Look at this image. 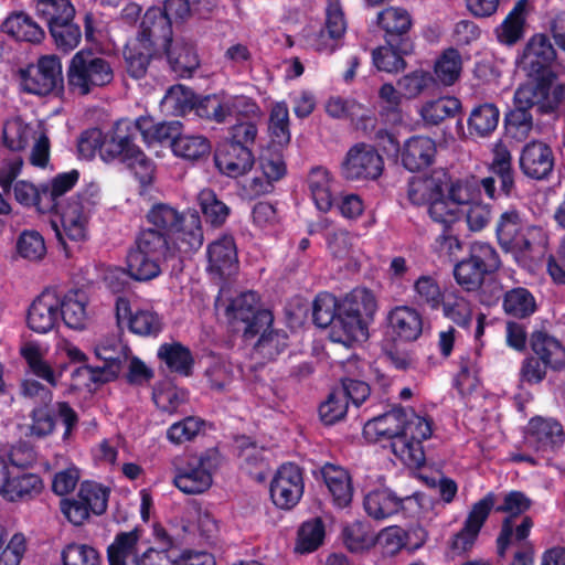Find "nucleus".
Returning a JSON list of instances; mask_svg holds the SVG:
<instances>
[{"label":"nucleus","instance_id":"nucleus-36","mask_svg":"<svg viewBox=\"0 0 565 565\" xmlns=\"http://www.w3.org/2000/svg\"><path fill=\"white\" fill-rule=\"evenodd\" d=\"M170 237L154 228L142 230L136 238L135 247L163 263L174 256Z\"/></svg>","mask_w":565,"mask_h":565},{"label":"nucleus","instance_id":"nucleus-16","mask_svg":"<svg viewBox=\"0 0 565 565\" xmlns=\"http://www.w3.org/2000/svg\"><path fill=\"white\" fill-rule=\"evenodd\" d=\"M60 297L54 291H43L29 307L28 327L36 333H47L53 330L60 319Z\"/></svg>","mask_w":565,"mask_h":565},{"label":"nucleus","instance_id":"nucleus-49","mask_svg":"<svg viewBox=\"0 0 565 565\" xmlns=\"http://www.w3.org/2000/svg\"><path fill=\"white\" fill-rule=\"evenodd\" d=\"M461 103L456 97H441L427 102L420 109V116L425 124L437 126L448 117H454L460 109Z\"/></svg>","mask_w":565,"mask_h":565},{"label":"nucleus","instance_id":"nucleus-41","mask_svg":"<svg viewBox=\"0 0 565 565\" xmlns=\"http://www.w3.org/2000/svg\"><path fill=\"white\" fill-rule=\"evenodd\" d=\"M377 305L374 295L366 288H355L345 296L339 309L350 315L358 316L360 320H371L376 311Z\"/></svg>","mask_w":565,"mask_h":565},{"label":"nucleus","instance_id":"nucleus-4","mask_svg":"<svg viewBox=\"0 0 565 565\" xmlns=\"http://www.w3.org/2000/svg\"><path fill=\"white\" fill-rule=\"evenodd\" d=\"M500 265L499 254L493 246L476 242L471 244L468 257L455 265L454 276L465 290L473 291L479 289L484 277L498 270Z\"/></svg>","mask_w":565,"mask_h":565},{"label":"nucleus","instance_id":"nucleus-37","mask_svg":"<svg viewBox=\"0 0 565 565\" xmlns=\"http://www.w3.org/2000/svg\"><path fill=\"white\" fill-rule=\"evenodd\" d=\"M500 110L493 103H482L475 106L468 118V129L478 137L490 136L498 127Z\"/></svg>","mask_w":565,"mask_h":565},{"label":"nucleus","instance_id":"nucleus-8","mask_svg":"<svg viewBox=\"0 0 565 565\" xmlns=\"http://www.w3.org/2000/svg\"><path fill=\"white\" fill-rule=\"evenodd\" d=\"M431 435L430 424L418 416L413 408H406L403 423V433L398 441L392 443L393 451L404 460L413 465L422 466L425 462L423 440Z\"/></svg>","mask_w":565,"mask_h":565},{"label":"nucleus","instance_id":"nucleus-17","mask_svg":"<svg viewBox=\"0 0 565 565\" xmlns=\"http://www.w3.org/2000/svg\"><path fill=\"white\" fill-rule=\"evenodd\" d=\"M524 230L525 224L516 210L503 212L495 228L500 246L507 252L530 250L532 244L526 238Z\"/></svg>","mask_w":565,"mask_h":565},{"label":"nucleus","instance_id":"nucleus-58","mask_svg":"<svg viewBox=\"0 0 565 565\" xmlns=\"http://www.w3.org/2000/svg\"><path fill=\"white\" fill-rule=\"evenodd\" d=\"M381 98L380 116L388 124L402 121L401 94L392 84H384L379 92Z\"/></svg>","mask_w":565,"mask_h":565},{"label":"nucleus","instance_id":"nucleus-59","mask_svg":"<svg viewBox=\"0 0 565 565\" xmlns=\"http://www.w3.org/2000/svg\"><path fill=\"white\" fill-rule=\"evenodd\" d=\"M403 55L406 54L398 46L388 44L375 49L372 53L376 68L387 73H397L406 67Z\"/></svg>","mask_w":565,"mask_h":565},{"label":"nucleus","instance_id":"nucleus-62","mask_svg":"<svg viewBox=\"0 0 565 565\" xmlns=\"http://www.w3.org/2000/svg\"><path fill=\"white\" fill-rule=\"evenodd\" d=\"M49 30L57 50L64 53H68L77 47L82 39L81 28L74 20L56 24Z\"/></svg>","mask_w":565,"mask_h":565},{"label":"nucleus","instance_id":"nucleus-28","mask_svg":"<svg viewBox=\"0 0 565 565\" xmlns=\"http://www.w3.org/2000/svg\"><path fill=\"white\" fill-rule=\"evenodd\" d=\"M411 497H398L391 489H377L369 492L363 501L365 512L375 520H383L398 513L404 501Z\"/></svg>","mask_w":565,"mask_h":565},{"label":"nucleus","instance_id":"nucleus-13","mask_svg":"<svg viewBox=\"0 0 565 565\" xmlns=\"http://www.w3.org/2000/svg\"><path fill=\"white\" fill-rule=\"evenodd\" d=\"M377 24L385 32V43L398 46L403 53H412L414 45L409 36L412 18L402 8L390 7L377 14Z\"/></svg>","mask_w":565,"mask_h":565},{"label":"nucleus","instance_id":"nucleus-30","mask_svg":"<svg viewBox=\"0 0 565 565\" xmlns=\"http://www.w3.org/2000/svg\"><path fill=\"white\" fill-rule=\"evenodd\" d=\"M140 531L120 532L107 548L109 565H140L137 544Z\"/></svg>","mask_w":565,"mask_h":565},{"label":"nucleus","instance_id":"nucleus-63","mask_svg":"<svg viewBox=\"0 0 565 565\" xmlns=\"http://www.w3.org/2000/svg\"><path fill=\"white\" fill-rule=\"evenodd\" d=\"M129 330L141 337H157L162 330L160 317L150 310H137L128 322Z\"/></svg>","mask_w":565,"mask_h":565},{"label":"nucleus","instance_id":"nucleus-46","mask_svg":"<svg viewBox=\"0 0 565 565\" xmlns=\"http://www.w3.org/2000/svg\"><path fill=\"white\" fill-rule=\"evenodd\" d=\"M525 0H519L501 25L497 29V36L501 43L512 45L523 35L525 23Z\"/></svg>","mask_w":565,"mask_h":565},{"label":"nucleus","instance_id":"nucleus-5","mask_svg":"<svg viewBox=\"0 0 565 565\" xmlns=\"http://www.w3.org/2000/svg\"><path fill=\"white\" fill-rule=\"evenodd\" d=\"M227 315L233 321L235 331L242 332L246 339L254 338L273 323L270 311L259 309L258 296L254 291H246L235 297L227 307Z\"/></svg>","mask_w":565,"mask_h":565},{"label":"nucleus","instance_id":"nucleus-50","mask_svg":"<svg viewBox=\"0 0 565 565\" xmlns=\"http://www.w3.org/2000/svg\"><path fill=\"white\" fill-rule=\"evenodd\" d=\"M36 12L46 20L49 29L74 20L75 9L70 0H36Z\"/></svg>","mask_w":565,"mask_h":565},{"label":"nucleus","instance_id":"nucleus-15","mask_svg":"<svg viewBox=\"0 0 565 565\" xmlns=\"http://www.w3.org/2000/svg\"><path fill=\"white\" fill-rule=\"evenodd\" d=\"M136 41L141 43L142 47H151L154 51L159 47L164 50L173 41L172 23L161 13L160 8H150L146 11Z\"/></svg>","mask_w":565,"mask_h":565},{"label":"nucleus","instance_id":"nucleus-56","mask_svg":"<svg viewBox=\"0 0 565 565\" xmlns=\"http://www.w3.org/2000/svg\"><path fill=\"white\" fill-rule=\"evenodd\" d=\"M182 217L183 215L175 209L163 203L153 205L147 214V220L154 226L153 228L167 234L169 237L178 230Z\"/></svg>","mask_w":565,"mask_h":565},{"label":"nucleus","instance_id":"nucleus-53","mask_svg":"<svg viewBox=\"0 0 565 565\" xmlns=\"http://www.w3.org/2000/svg\"><path fill=\"white\" fill-rule=\"evenodd\" d=\"M462 68L460 53L456 49H447L435 63L437 79L445 86L458 81Z\"/></svg>","mask_w":565,"mask_h":565},{"label":"nucleus","instance_id":"nucleus-57","mask_svg":"<svg viewBox=\"0 0 565 565\" xmlns=\"http://www.w3.org/2000/svg\"><path fill=\"white\" fill-rule=\"evenodd\" d=\"M199 202L207 222L213 226H221L230 214V207L220 201L210 189H204L199 194Z\"/></svg>","mask_w":565,"mask_h":565},{"label":"nucleus","instance_id":"nucleus-33","mask_svg":"<svg viewBox=\"0 0 565 565\" xmlns=\"http://www.w3.org/2000/svg\"><path fill=\"white\" fill-rule=\"evenodd\" d=\"M21 355L28 364L29 371L36 377L47 382L51 386H56L60 379L66 370L65 364L54 369L42 355L36 345L28 344L21 349Z\"/></svg>","mask_w":565,"mask_h":565},{"label":"nucleus","instance_id":"nucleus-2","mask_svg":"<svg viewBox=\"0 0 565 565\" xmlns=\"http://www.w3.org/2000/svg\"><path fill=\"white\" fill-rule=\"evenodd\" d=\"M67 87L71 93L86 96L114 81L111 63L90 49L76 52L66 71Z\"/></svg>","mask_w":565,"mask_h":565},{"label":"nucleus","instance_id":"nucleus-38","mask_svg":"<svg viewBox=\"0 0 565 565\" xmlns=\"http://www.w3.org/2000/svg\"><path fill=\"white\" fill-rule=\"evenodd\" d=\"M327 114L335 119H361L364 121V129L370 126L374 128L375 119L366 114L364 106L354 99L342 98L340 96L330 97L326 104Z\"/></svg>","mask_w":565,"mask_h":565},{"label":"nucleus","instance_id":"nucleus-51","mask_svg":"<svg viewBox=\"0 0 565 565\" xmlns=\"http://www.w3.org/2000/svg\"><path fill=\"white\" fill-rule=\"evenodd\" d=\"M326 536L324 524L320 518L306 521L298 530L296 552L301 554L316 551Z\"/></svg>","mask_w":565,"mask_h":565},{"label":"nucleus","instance_id":"nucleus-26","mask_svg":"<svg viewBox=\"0 0 565 565\" xmlns=\"http://www.w3.org/2000/svg\"><path fill=\"white\" fill-rule=\"evenodd\" d=\"M209 269L220 277H227L237 269V253L232 236H224L207 248Z\"/></svg>","mask_w":565,"mask_h":565},{"label":"nucleus","instance_id":"nucleus-21","mask_svg":"<svg viewBox=\"0 0 565 565\" xmlns=\"http://www.w3.org/2000/svg\"><path fill=\"white\" fill-rule=\"evenodd\" d=\"M405 415L406 408L395 407L367 420L364 425L363 434L370 440L387 438L398 441L399 437H402Z\"/></svg>","mask_w":565,"mask_h":565},{"label":"nucleus","instance_id":"nucleus-7","mask_svg":"<svg viewBox=\"0 0 565 565\" xmlns=\"http://www.w3.org/2000/svg\"><path fill=\"white\" fill-rule=\"evenodd\" d=\"M20 84L29 94L45 96L63 88L62 64L55 55L42 56L36 65L20 70Z\"/></svg>","mask_w":565,"mask_h":565},{"label":"nucleus","instance_id":"nucleus-64","mask_svg":"<svg viewBox=\"0 0 565 565\" xmlns=\"http://www.w3.org/2000/svg\"><path fill=\"white\" fill-rule=\"evenodd\" d=\"M63 565H99L98 552L85 544H68L62 552Z\"/></svg>","mask_w":565,"mask_h":565},{"label":"nucleus","instance_id":"nucleus-52","mask_svg":"<svg viewBox=\"0 0 565 565\" xmlns=\"http://www.w3.org/2000/svg\"><path fill=\"white\" fill-rule=\"evenodd\" d=\"M154 52L151 47H142L136 40L128 44L124 50L127 73L136 79L142 78Z\"/></svg>","mask_w":565,"mask_h":565},{"label":"nucleus","instance_id":"nucleus-18","mask_svg":"<svg viewBox=\"0 0 565 565\" xmlns=\"http://www.w3.org/2000/svg\"><path fill=\"white\" fill-rule=\"evenodd\" d=\"M214 160L222 173L237 178L253 168L255 157L252 148L225 142L217 149Z\"/></svg>","mask_w":565,"mask_h":565},{"label":"nucleus","instance_id":"nucleus-23","mask_svg":"<svg viewBox=\"0 0 565 565\" xmlns=\"http://www.w3.org/2000/svg\"><path fill=\"white\" fill-rule=\"evenodd\" d=\"M527 441L537 450L558 447L564 441L562 425L553 418L535 417L529 423Z\"/></svg>","mask_w":565,"mask_h":565},{"label":"nucleus","instance_id":"nucleus-27","mask_svg":"<svg viewBox=\"0 0 565 565\" xmlns=\"http://www.w3.org/2000/svg\"><path fill=\"white\" fill-rule=\"evenodd\" d=\"M321 475L334 504L339 508L348 507L353 497L349 472L340 466L328 462L321 468Z\"/></svg>","mask_w":565,"mask_h":565},{"label":"nucleus","instance_id":"nucleus-39","mask_svg":"<svg viewBox=\"0 0 565 565\" xmlns=\"http://www.w3.org/2000/svg\"><path fill=\"white\" fill-rule=\"evenodd\" d=\"M158 358L170 371L189 376L192 373L193 356L191 351L180 342L163 343L158 350Z\"/></svg>","mask_w":565,"mask_h":565},{"label":"nucleus","instance_id":"nucleus-45","mask_svg":"<svg viewBox=\"0 0 565 565\" xmlns=\"http://www.w3.org/2000/svg\"><path fill=\"white\" fill-rule=\"evenodd\" d=\"M172 151L177 157L189 161H199L209 156L210 141L203 136L182 135L172 143Z\"/></svg>","mask_w":565,"mask_h":565},{"label":"nucleus","instance_id":"nucleus-40","mask_svg":"<svg viewBox=\"0 0 565 565\" xmlns=\"http://www.w3.org/2000/svg\"><path fill=\"white\" fill-rule=\"evenodd\" d=\"M173 235L179 249L184 253L199 249L203 244L200 216L195 212L184 214Z\"/></svg>","mask_w":565,"mask_h":565},{"label":"nucleus","instance_id":"nucleus-54","mask_svg":"<svg viewBox=\"0 0 565 565\" xmlns=\"http://www.w3.org/2000/svg\"><path fill=\"white\" fill-rule=\"evenodd\" d=\"M268 130L273 146L284 147L290 142L289 113L286 104L278 103L271 108Z\"/></svg>","mask_w":565,"mask_h":565},{"label":"nucleus","instance_id":"nucleus-24","mask_svg":"<svg viewBox=\"0 0 565 565\" xmlns=\"http://www.w3.org/2000/svg\"><path fill=\"white\" fill-rule=\"evenodd\" d=\"M366 323V321L360 320L358 316L338 308L337 318L330 328V339L345 347H351L353 342L365 341L369 335Z\"/></svg>","mask_w":565,"mask_h":565},{"label":"nucleus","instance_id":"nucleus-25","mask_svg":"<svg viewBox=\"0 0 565 565\" xmlns=\"http://www.w3.org/2000/svg\"><path fill=\"white\" fill-rule=\"evenodd\" d=\"M531 350L548 369L559 371L565 367V348L545 331H535L530 338Z\"/></svg>","mask_w":565,"mask_h":565},{"label":"nucleus","instance_id":"nucleus-14","mask_svg":"<svg viewBox=\"0 0 565 565\" xmlns=\"http://www.w3.org/2000/svg\"><path fill=\"white\" fill-rule=\"evenodd\" d=\"M519 166L525 177L539 181L546 180L555 166L554 151L542 140L529 141L521 149Z\"/></svg>","mask_w":565,"mask_h":565},{"label":"nucleus","instance_id":"nucleus-61","mask_svg":"<svg viewBox=\"0 0 565 565\" xmlns=\"http://www.w3.org/2000/svg\"><path fill=\"white\" fill-rule=\"evenodd\" d=\"M195 98L190 88L183 85H174L166 93L162 104L175 115H183L193 110Z\"/></svg>","mask_w":565,"mask_h":565},{"label":"nucleus","instance_id":"nucleus-19","mask_svg":"<svg viewBox=\"0 0 565 565\" xmlns=\"http://www.w3.org/2000/svg\"><path fill=\"white\" fill-rule=\"evenodd\" d=\"M164 53L171 70L180 77H191L200 66L194 43L183 36L174 39Z\"/></svg>","mask_w":565,"mask_h":565},{"label":"nucleus","instance_id":"nucleus-9","mask_svg":"<svg viewBox=\"0 0 565 565\" xmlns=\"http://www.w3.org/2000/svg\"><path fill=\"white\" fill-rule=\"evenodd\" d=\"M384 170V161L374 146L359 142L352 146L341 164V174L349 181H374Z\"/></svg>","mask_w":565,"mask_h":565},{"label":"nucleus","instance_id":"nucleus-32","mask_svg":"<svg viewBox=\"0 0 565 565\" xmlns=\"http://www.w3.org/2000/svg\"><path fill=\"white\" fill-rule=\"evenodd\" d=\"M43 481L35 473H22L10 477L1 492V495L9 501H26L39 495L43 490Z\"/></svg>","mask_w":565,"mask_h":565},{"label":"nucleus","instance_id":"nucleus-10","mask_svg":"<svg viewBox=\"0 0 565 565\" xmlns=\"http://www.w3.org/2000/svg\"><path fill=\"white\" fill-rule=\"evenodd\" d=\"M139 132L138 121L120 119L115 122L113 128L105 135L102 148V158L105 161L115 159L126 163L136 158L141 152L140 148L135 143L137 134Z\"/></svg>","mask_w":565,"mask_h":565},{"label":"nucleus","instance_id":"nucleus-42","mask_svg":"<svg viewBox=\"0 0 565 565\" xmlns=\"http://www.w3.org/2000/svg\"><path fill=\"white\" fill-rule=\"evenodd\" d=\"M3 30L19 41L40 43L44 39L43 29L28 14L20 12L10 15Z\"/></svg>","mask_w":565,"mask_h":565},{"label":"nucleus","instance_id":"nucleus-22","mask_svg":"<svg viewBox=\"0 0 565 565\" xmlns=\"http://www.w3.org/2000/svg\"><path fill=\"white\" fill-rule=\"evenodd\" d=\"M530 499L520 491H512L504 498V503L497 508L499 512H509L510 516L502 522L500 534L497 539L498 555L503 557L513 535L514 518L530 509Z\"/></svg>","mask_w":565,"mask_h":565},{"label":"nucleus","instance_id":"nucleus-44","mask_svg":"<svg viewBox=\"0 0 565 565\" xmlns=\"http://www.w3.org/2000/svg\"><path fill=\"white\" fill-rule=\"evenodd\" d=\"M307 181L316 206L320 211H329L332 206L329 171L322 167H315L310 170Z\"/></svg>","mask_w":565,"mask_h":565},{"label":"nucleus","instance_id":"nucleus-20","mask_svg":"<svg viewBox=\"0 0 565 565\" xmlns=\"http://www.w3.org/2000/svg\"><path fill=\"white\" fill-rule=\"evenodd\" d=\"M436 154L435 141L426 136L408 138L401 150L402 164L415 172L429 167Z\"/></svg>","mask_w":565,"mask_h":565},{"label":"nucleus","instance_id":"nucleus-47","mask_svg":"<svg viewBox=\"0 0 565 565\" xmlns=\"http://www.w3.org/2000/svg\"><path fill=\"white\" fill-rule=\"evenodd\" d=\"M266 450L258 448L255 444L241 446L239 458L242 468L256 481L263 482L269 471Z\"/></svg>","mask_w":565,"mask_h":565},{"label":"nucleus","instance_id":"nucleus-35","mask_svg":"<svg viewBox=\"0 0 565 565\" xmlns=\"http://www.w3.org/2000/svg\"><path fill=\"white\" fill-rule=\"evenodd\" d=\"M126 264L130 278L137 281H148L161 274L166 263L132 247L127 254Z\"/></svg>","mask_w":565,"mask_h":565},{"label":"nucleus","instance_id":"nucleus-48","mask_svg":"<svg viewBox=\"0 0 565 565\" xmlns=\"http://www.w3.org/2000/svg\"><path fill=\"white\" fill-rule=\"evenodd\" d=\"M503 309L507 315L523 319L536 310V302L526 288L516 287L504 294Z\"/></svg>","mask_w":565,"mask_h":565},{"label":"nucleus","instance_id":"nucleus-43","mask_svg":"<svg viewBox=\"0 0 565 565\" xmlns=\"http://www.w3.org/2000/svg\"><path fill=\"white\" fill-rule=\"evenodd\" d=\"M445 185L439 177H415L408 183V199L415 205L429 204L444 192Z\"/></svg>","mask_w":565,"mask_h":565},{"label":"nucleus","instance_id":"nucleus-3","mask_svg":"<svg viewBox=\"0 0 565 565\" xmlns=\"http://www.w3.org/2000/svg\"><path fill=\"white\" fill-rule=\"evenodd\" d=\"M218 465L220 454L214 448L189 455L175 467L173 483L185 494H201L211 488Z\"/></svg>","mask_w":565,"mask_h":565},{"label":"nucleus","instance_id":"nucleus-12","mask_svg":"<svg viewBox=\"0 0 565 565\" xmlns=\"http://www.w3.org/2000/svg\"><path fill=\"white\" fill-rule=\"evenodd\" d=\"M494 503L495 494L490 492L472 505L462 529L451 540L450 548L455 555H463L472 548Z\"/></svg>","mask_w":565,"mask_h":565},{"label":"nucleus","instance_id":"nucleus-60","mask_svg":"<svg viewBox=\"0 0 565 565\" xmlns=\"http://www.w3.org/2000/svg\"><path fill=\"white\" fill-rule=\"evenodd\" d=\"M339 305L334 296L328 292L319 294L312 303V321L319 328L332 327Z\"/></svg>","mask_w":565,"mask_h":565},{"label":"nucleus","instance_id":"nucleus-29","mask_svg":"<svg viewBox=\"0 0 565 565\" xmlns=\"http://www.w3.org/2000/svg\"><path fill=\"white\" fill-rule=\"evenodd\" d=\"M58 317L74 330L85 329L88 321L87 296L83 290H70L60 299Z\"/></svg>","mask_w":565,"mask_h":565},{"label":"nucleus","instance_id":"nucleus-1","mask_svg":"<svg viewBox=\"0 0 565 565\" xmlns=\"http://www.w3.org/2000/svg\"><path fill=\"white\" fill-rule=\"evenodd\" d=\"M78 177V171L72 170L57 174L50 184H43L42 209L44 212H54L60 215L62 231L56 228V234L61 241L64 239V236L74 242L85 238L88 214L97 203L98 190L93 185L85 192L63 202L64 194L73 189Z\"/></svg>","mask_w":565,"mask_h":565},{"label":"nucleus","instance_id":"nucleus-6","mask_svg":"<svg viewBox=\"0 0 565 565\" xmlns=\"http://www.w3.org/2000/svg\"><path fill=\"white\" fill-rule=\"evenodd\" d=\"M520 65L531 79L555 81L557 54L546 34H534L526 43Z\"/></svg>","mask_w":565,"mask_h":565},{"label":"nucleus","instance_id":"nucleus-34","mask_svg":"<svg viewBox=\"0 0 565 565\" xmlns=\"http://www.w3.org/2000/svg\"><path fill=\"white\" fill-rule=\"evenodd\" d=\"M137 121L139 132L148 145L169 142L172 147L182 128L177 120L156 122L151 117H139Z\"/></svg>","mask_w":565,"mask_h":565},{"label":"nucleus","instance_id":"nucleus-55","mask_svg":"<svg viewBox=\"0 0 565 565\" xmlns=\"http://www.w3.org/2000/svg\"><path fill=\"white\" fill-rule=\"evenodd\" d=\"M414 301L419 307L435 310L444 302L440 287L430 276H420L414 284Z\"/></svg>","mask_w":565,"mask_h":565},{"label":"nucleus","instance_id":"nucleus-31","mask_svg":"<svg viewBox=\"0 0 565 565\" xmlns=\"http://www.w3.org/2000/svg\"><path fill=\"white\" fill-rule=\"evenodd\" d=\"M388 322L393 332L403 341H415L423 331L420 315L407 306L394 308L388 315Z\"/></svg>","mask_w":565,"mask_h":565},{"label":"nucleus","instance_id":"nucleus-11","mask_svg":"<svg viewBox=\"0 0 565 565\" xmlns=\"http://www.w3.org/2000/svg\"><path fill=\"white\" fill-rule=\"evenodd\" d=\"M303 487L300 468L294 463H285L270 482V498L277 508L290 510L301 499Z\"/></svg>","mask_w":565,"mask_h":565}]
</instances>
